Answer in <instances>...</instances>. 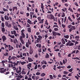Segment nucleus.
<instances>
[{"mask_svg": "<svg viewBox=\"0 0 80 80\" xmlns=\"http://www.w3.org/2000/svg\"><path fill=\"white\" fill-rule=\"evenodd\" d=\"M7 70V68L4 69V68H0V72L1 73H4L5 75H8L10 73L9 72H6L5 73H4L6 72Z\"/></svg>", "mask_w": 80, "mask_h": 80, "instance_id": "nucleus-2", "label": "nucleus"}, {"mask_svg": "<svg viewBox=\"0 0 80 80\" xmlns=\"http://www.w3.org/2000/svg\"><path fill=\"white\" fill-rule=\"evenodd\" d=\"M33 51L32 49H30L29 51V53L30 55H32L33 53Z\"/></svg>", "mask_w": 80, "mask_h": 80, "instance_id": "nucleus-27", "label": "nucleus"}, {"mask_svg": "<svg viewBox=\"0 0 80 80\" xmlns=\"http://www.w3.org/2000/svg\"><path fill=\"white\" fill-rule=\"evenodd\" d=\"M64 37L65 38L68 39V38H69V36L68 35H65L64 36Z\"/></svg>", "mask_w": 80, "mask_h": 80, "instance_id": "nucleus-30", "label": "nucleus"}, {"mask_svg": "<svg viewBox=\"0 0 80 80\" xmlns=\"http://www.w3.org/2000/svg\"><path fill=\"white\" fill-rule=\"evenodd\" d=\"M12 25H13V27H14V26H15V25H17V24H16V23L14 22H12Z\"/></svg>", "mask_w": 80, "mask_h": 80, "instance_id": "nucleus-47", "label": "nucleus"}, {"mask_svg": "<svg viewBox=\"0 0 80 80\" xmlns=\"http://www.w3.org/2000/svg\"><path fill=\"white\" fill-rule=\"evenodd\" d=\"M5 25L6 27H8V28H11L12 27V25L11 24H9L8 21H6L5 22Z\"/></svg>", "mask_w": 80, "mask_h": 80, "instance_id": "nucleus-5", "label": "nucleus"}, {"mask_svg": "<svg viewBox=\"0 0 80 80\" xmlns=\"http://www.w3.org/2000/svg\"><path fill=\"white\" fill-rule=\"evenodd\" d=\"M26 46L27 48H29V44H28V42H27L26 44Z\"/></svg>", "mask_w": 80, "mask_h": 80, "instance_id": "nucleus-33", "label": "nucleus"}, {"mask_svg": "<svg viewBox=\"0 0 80 80\" xmlns=\"http://www.w3.org/2000/svg\"><path fill=\"white\" fill-rule=\"evenodd\" d=\"M61 17H64L65 16V13L62 12L61 13Z\"/></svg>", "mask_w": 80, "mask_h": 80, "instance_id": "nucleus-26", "label": "nucleus"}, {"mask_svg": "<svg viewBox=\"0 0 80 80\" xmlns=\"http://www.w3.org/2000/svg\"><path fill=\"white\" fill-rule=\"evenodd\" d=\"M55 27H57V28H58V25H53V28H55Z\"/></svg>", "mask_w": 80, "mask_h": 80, "instance_id": "nucleus-50", "label": "nucleus"}, {"mask_svg": "<svg viewBox=\"0 0 80 80\" xmlns=\"http://www.w3.org/2000/svg\"><path fill=\"white\" fill-rule=\"evenodd\" d=\"M36 75H40V72H38L36 73Z\"/></svg>", "mask_w": 80, "mask_h": 80, "instance_id": "nucleus-53", "label": "nucleus"}, {"mask_svg": "<svg viewBox=\"0 0 80 80\" xmlns=\"http://www.w3.org/2000/svg\"><path fill=\"white\" fill-rule=\"evenodd\" d=\"M36 46H37V47H38L39 48H41V44H36Z\"/></svg>", "mask_w": 80, "mask_h": 80, "instance_id": "nucleus-28", "label": "nucleus"}, {"mask_svg": "<svg viewBox=\"0 0 80 80\" xmlns=\"http://www.w3.org/2000/svg\"><path fill=\"white\" fill-rule=\"evenodd\" d=\"M72 25L70 24L68 26V28H72Z\"/></svg>", "mask_w": 80, "mask_h": 80, "instance_id": "nucleus-39", "label": "nucleus"}, {"mask_svg": "<svg viewBox=\"0 0 80 80\" xmlns=\"http://www.w3.org/2000/svg\"><path fill=\"white\" fill-rule=\"evenodd\" d=\"M63 73L65 75H67V74H68V72H67V71H64Z\"/></svg>", "mask_w": 80, "mask_h": 80, "instance_id": "nucleus-57", "label": "nucleus"}, {"mask_svg": "<svg viewBox=\"0 0 80 80\" xmlns=\"http://www.w3.org/2000/svg\"><path fill=\"white\" fill-rule=\"evenodd\" d=\"M19 63H21V65H23L24 64H25V63H26V62H22L21 61H19Z\"/></svg>", "mask_w": 80, "mask_h": 80, "instance_id": "nucleus-20", "label": "nucleus"}, {"mask_svg": "<svg viewBox=\"0 0 80 80\" xmlns=\"http://www.w3.org/2000/svg\"><path fill=\"white\" fill-rule=\"evenodd\" d=\"M68 10H69V11H71V12H73V11L72 10V8H69Z\"/></svg>", "mask_w": 80, "mask_h": 80, "instance_id": "nucleus-38", "label": "nucleus"}, {"mask_svg": "<svg viewBox=\"0 0 80 80\" xmlns=\"http://www.w3.org/2000/svg\"><path fill=\"white\" fill-rule=\"evenodd\" d=\"M20 13L22 15H23V13H24V12H23V11H21L20 12Z\"/></svg>", "mask_w": 80, "mask_h": 80, "instance_id": "nucleus-52", "label": "nucleus"}, {"mask_svg": "<svg viewBox=\"0 0 80 80\" xmlns=\"http://www.w3.org/2000/svg\"><path fill=\"white\" fill-rule=\"evenodd\" d=\"M13 28L14 29V30H18V28L17 26H13Z\"/></svg>", "mask_w": 80, "mask_h": 80, "instance_id": "nucleus-23", "label": "nucleus"}, {"mask_svg": "<svg viewBox=\"0 0 80 80\" xmlns=\"http://www.w3.org/2000/svg\"><path fill=\"white\" fill-rule=\"evenodd\" d=\"M76 30V27L75 26H72V27L69 29V32H71L72 30Z\"/></svg>", "mask_w": 80, "mask_h": 80, "instance_id": "nucleus-8", "label": "nucleus"}, {"mask_svg": "<svg viewBox=\"0 0 80 80\" xmlns=\"http://www.w3.org/2000/svg\"><path fill=\"white\" fill-rule=\"evenodd\" d=\"M28 59L29 62H31L33 61V59H32V58H30V57H28Z\"/></svg>", "mask_w": 80, "mask_h": 80, "instance_id": "nucleus-13", "label": "nucleus"}, {"mask_svg": "<svg viewBox=\"0 0 80 80\" xmlns=\"http://www.w3.org/2000/svg\"><path fill=\"white\" fill-rule=\"evenodd\" d=\"M52 35H53V36H55V38L56 37L55 36L57 35H58V36H60V35H61V34L60 33L57 32L52 31Z\"/></svg>", "mask_w": 80, "mask_h": 80, "instance_id": "nucleus-3", "label": "nucleus"}, {"mask_svg": "<svg viewBox=\"0 0 80 80\" xmlns=\"http://www.w3.org/2000/svg\"><path fill=\"white\" fill-rule=\"evenodd\" d=\"M8 55V52H6L5 54H4V56H7Z\"/></svg>", "mask_w": 80, "mask_h": 80, "instance_id": "nucleus-51", "label": "nucleus"}, {"mask_svg": "<svg viewBox=\"0 0 80 80\" xmlns=\"http://www.w3.org/2000/svg\"><path fill=\"white\" fill-rule=\"evenodd\" d=\"M44 37H45V40H47V38H48V35L47 34L44 35Z\"/></svg>", "mask_w": 80, "mask_h": 80, "instance_id": "nucleus-48", "label": "nucleus"}, {"mask_svg": "<svg viewBox=\"0 0 80 80\" xmlns=\"http://www.w3.org/2000/svg\"><path fill=\"white\" fill-rule=\"evenodd\" d=\"M1 19L2 21V22L5 21V19H4V18H3V17L2 16H1Z\"/></svg>", "mask_w": 80, "mask_h": 80, "instance_id": "nucleus-29", "label": "nucleus"}, {"mask_svg": "<svg viewBox=\"0 0 80 80\" xmlns=\"http://www.w3.org/2000/svg\"><path fill=\"white\" fill-rule=\"evenodd\" d=\"M72 59H77V60H80V59H79V58H78V57H76V58H72Z\"/></svg>", "mask_w": 80, "mask_h": 80, "instance_id": "nucleus-44", "label": "nucleus"}, {"mask_svg": "<svg viewBox=\"0 0 80 80\" xmlns=\"http://www.w3.org/2000/svg\"><path fill=\"white\" fill-rule=\"evenodd\" d=\"M4 47H5V49H7V48H8V45H5V46H4Z\"/></svg>", "mask_w": 80, "mask_h": 80, "instance_id": "nucleus-61", "label": "nucleus"}, {"mask_svg": "<svg viewBox=\"0 0 80 80\" xmlns=\"http://www.w3.org/2000/svg\"><path fill=\"white\" fill-rule=\"evenodd\" d=\"M41 8H42V9H43V8H43L44 7H43V3H41Z\"/></svg>", "mask_w": 80, "mask_h": 80, "instance_id": "nucleus-41", "label": "nucleus"}, {"mask_svg": "<svg viewBox=\"0 0 80 80\" xmlns=\"http://www.w3.org/2000/svg\"><path fill=\"white\" fill-rule=\"evenodd\" d=\"M2 39L3 42H5V40H7V38L5 36H2Z\"/></svg>", "mask_w": 80, "mask_h": 80, "instance_id": "nucleus-12", "label": "nucleus"}, {"mask_svg": "<svg viewBox=\"0 0 80 80\" xmlns=\"http://www.w3.org/2000/svg\"><path fill=\"white\" fill-rule=\"evenodd\" d=\"M74 4L75 5L76 7H78V3H77V2H75Z\"/></svg>", "mask_w": 80, "mask_h": 80, "instance_id": "nucleus-59", "label": "nucleus"}, {"mask_svg": "<svg viewBox=\"0 0 80 80\" xmlns=\"http://www.w3.org/2000/svg\"><path fill=\"white\" fill-rule=\"evenodd\" d=\"M79 38H80V36H76L75 37V39H76L77 41H78Z\"/></svg>", "mask_w": 80, "mask_h": 80, "instance_id": "nucleus-15", "label": "nucleus"}, {"mask_svg": "<svg viewBox=\"0 0 80 80\" xmlns=\"http://www.w3.org/2000/svg\"><path fill=\"white\" fill-rule=\"evenodd\" d=\"M62 28H64L65 29V27H66V26L63 24H62Z\"/></svg>", "mask_w": 80, "mask_h": 80, "instance_id": "nucleus-49", "label": "nucleus"}, {"mask_svg": "<svg viewBox=\"0 0 80 80\" xmlns=\"http://www.w3.org/2000/svg\"><path fill=\"white\" fill-rule=\"evenodd\" d=\"M34 57L35 58H38V54H36L35 55Z\"/></svg>", "mask_w": 80, "mask_h": 80, "instance_id": "nucleus-62", "label": "nucleus"}, {"mask_svg": "<svg viewBox=\"0 0 80 80\" xmlns=\"http://www.w3.org/2000/svg\"><path fill=\"white\" fill-rule=\"evenodd\" d=\"M15 58H17L15 57H12L11 58V59H12L13 60H15Z\"/></svg>", "mask_w": 80, "mask_h": 80, "instance_id": "nucleus-40", "label": "nucleus"}, {"mask_svg": "<svg viewBox=\"0 0 80 80\" xmlns=\"http://www.w3.org/2000/svg\"><path fill=\"white\" fill-rule=\"evenodd\" d=\"M2 10H3V11H4L5 12H8V10L5 9V8H2Z\"/></svg>", "mask_w": 80, "mask_h": 80, "instance_id": "nucleus-32", "label": "nucleus"}, {"mask_svg": "<svg viewBox=\"0 0 80 80\" xmlns=\"http://www.w3.org/2000/svg\"><path fill=\"white\" fill-rule=\"evenodd\" d=\"M61 42L63 44H65V40H64V38H62V39Z\"/></svg>", "mask_w": 80, "mask_h": 80, "instance_id": "nucleus-18", "label": "nucleus"}, {"mask_svg": "<svg viewBox=\"0 0 80 80\" xmlns=\"http://www.w3.org/2000/svg\"><path fill=\"white\" fill-rule=\"evenodd\" d=\"M70 43H71V41L68 40V42L66 43V46H69Z\"/></svg>", "mask_w": 80, "mask_h": 80, "instance_id": "nucleus-17", "label": "nucleus"}, {"mask_svg": "<svg viewBox=\"0 0 80 80\" xmlns=\"http://www.w3.org/2000/svg\"><path fill=\"white\" fill-rule=\"evenodd\" d=\"M4 19L6 20H9V18L8 16L5 15L4 16Z\"/></svg>", "mask_w": 80, "mask_h": 80, "instance_id": "nucleus-11", "label": "nucleus"}, {"mask_svg": "<svg viewBox=\"0 0 80 80\" xmlns=\"http://www.w3.org/2000/svg\"><path fill=\"white\" fill-rule=\"evenodd\" d=\"M73 45H74V43H73V42H71L69 46H73Z\"/></svg>", "mask_w": 80, "mask_h": 80, "instance_id": "nucleus-43", "label": "nucleus"}, {"mask_svg": "<svg viewBox=\"0 0 80 80\" xmlns=\"http://www.w3.org/2000/svg\"><path fill=\"white\" fill-rule=\"evenodd\" d=\"M27 30L28 32L30 33L31 32V28H27Z\"/></svg>", "mask_w": 80, "mask_h": 80, "instance_id": "nucleus-25", "label": "nucleus"}, {"mask_svg": "<svg viewBox=\"0 0 80 80\" xmlns=\"http://www.w3.org/2000/svg\"><path fill=\"white\" fill-rule=\"evenodd\" d=\"M13 49V47L12 46H11L10 47V49H9V51H10L11 50H12Z\"/></svg>", "mask_w": 80, "mask_h": 80, "instance_id": "nucleus-34", "label": "nucleus"}, {"mask_svg": "<svg viewBox=\"0 0 80 80\" xmlns=\"http://www.w3.org/2000/svg\"><path fill=\"white\" fill-rule=\"evenodd\" d=\"M17 10H18V9L17 8V7H13L12 8V11H13L14 10H16V11H17Z\"/></svg>", "mask_w": 80, "mask_h": 80, "instance_id": "nucleus-14", "label": "nucleus"}, {"mask_svg": "<svg viewBox=\"0 0 80 80\" xmlns=\"http://www.w3.org/2000/svg\"><path fill=\"white\" fill-rule=\"evenodd\" d=\"M24 32H25L24 29H22L21 31V35L22 36V37L23 38H25V35L24 33Z\"/></svg>", "mask_w": 80, "mask_h": 80, "instance_id": "nucleus-9", "label": "nucleus"}, {"mask_svg": "<svg viewBox=\"0 0 80 80\" xmlns=\"http://www.w3.org/2000/svg\"><path fill=\"white\" fill-rule=\"evenodd\" d=\"M33 14H34V12H30V15H33Z\"/></svg>", "mask_w": 80, "mask_h": 80, "instance_id": "nucleus-64", "label": "nucleus"}, {"mask_svg": "<svg viewBox=\"0 0 80 80\" xmlns=\"http://www.w3.org/2000/svg\"><path fill=\"white\" fill-rule=\"evenodd\" d=\"M34 38L35 40L34 41L35 43H40V41L42 40V37L41 35H38V37L37 38V36H36V35H34Z\"/></svg>", "mask_w": 80, "mask_h": 80, "instance_id": "nucleus-1", "label": "nucleus"}, {"mask_svg": "<svg viewBox=\"0 0 80 80\" xmlns=\"http://www.w3.org/2000/svg\"><path fill=\"white\" fill-rule=\"evenodd\" d=\"M68 19L70 22H73V20H72V19L70 18V17L69 16L68 17Z\"/></svg>", "mask_w": 80, "mask_h": 80, "instance_id": "nucleus-35", "label": "nucleus"}, {"mask_svg": "<svg viewBox=\"0 0 80 80\" xmlns=\"http://www.w3.org/2000/svg\"><path fill=\"white\" fill-rule=\"evenodd\" d=\"M63 64H65V63H67V59H65V61L64 60H63Z\"/></svg>", "mask_w": 80, "mask_h": 80, "instance_id": "nucleus-16", "label": "nucleus"}, {"mask_svg": "<svg viewBox=\"0 0 80 80\" xmlns=\"http://www.w3.org/2000/svg\"><path fill=\"white\" fill-rule=\"evenodd\" d=\"M32 66V64L31 63H29L28 64L27 67H29L31 68Z\"/></svg>", "mask_w": 80, "mask_h": 80, "instance_id": "nucleus-36", "label": "nucleus"}, {"mask_svg": "<svg viewBox=\"0 0 80 80\" xmlns=\"http://www.w3.org/2000/svg\"><path fill=\"white\" fill-rule=\"evenodd\" d=\"M31 37L32 39V43H33V42H34V40H33L34 39V38H33V35H31Z\"/></svg>", "mask_w": 80, "mask_h": 80, "instance_id": "nucleus-31", "label": "nucleus"}, {"mask_svg": "<svg viewBox=\"0 0 80 80\" xmlns=\"http://www.w3.org/2000/svg\"><path fill=\"white\" fill-rule=\"evenodd\" d=\"M58 23H59V25H61V24H62L61 23V22H60V21L59 19H58Z\"/></svg>", "mask_w": 80, "mask_h": 80, "instance_id": "nucleus-54", "label": "nucleus"}, {"mask_svg": "<svg viewBox=\"0 0 80 80\" xmlns=\"http://www.w3.org/2000/svg\"><path fill=\"white\" fill-rule=\"evenodd\" d=\"M19 70H18V68H17L16 69V72L17 73H19L21 72V70H22V68L21 67H19Z\"/></svg>", "mask_w": 80, "mask_h": 80, "instance_id": "nucleus-7", "label": "nucleus"}, {"mask_svg": "<svg viewBox=\"0 0 80 80\" xmlns=\"http://www.w3.org/2000/svg\"><path fill=\"white\" fill-rule=\"evenodd\" d=\"M8 62L9 63H11V64H13V62L12 61H8Z\"/></svg>", "mask_w": 80, "mask_h": 80, "instance_id": "nucleus-55", "label": "nucleus"}, {"mask_svg": "<svg viewBox=\"0 0 80 80\" xmlns=\"http://www.w3.org/2000/svg\"><path fill=\"white\" fill-rule=\"evenodd\" d=\"M47 17L48 19H50V20H53V19H54V18H55L54 16L52 14L48 15Z\"/></svg>", "mask_w": 80, "mask_h": 80, "instance_id": "nucleus-4", "label": "nucleus"}, {"mask_svg": "<svg viewBox=\"0 0 80 80\" xmlns=\"http://www.w3.org/2000/svg\"><path fill=\"white\" fill-rule=\"evenodd\" d=\"M1 31L3 32V33H5V29L4 28H2L1 29Z\"/></svg>", "mask_w": 80, "mask_h": 80, "instance_id": "nucleus-19", "label": "nucleus"}, {"mask_svg": "<svg viewBox=\"0 0 80 80\" xmlns=\"http://www.w3.org/2000/svg\"><path fill=\"white\" fill-rule=\"evenodd\" d=\"M54 30L55 32H57V31H58V29L57 28H54Z\"/></svg>", "mask_w": 80, "mask_h": 80, "instance_id": "nucleus-37", "label": "nucleus"}, {"mask_svg": "<svg viewBox=\"0 0 80 80\" xmlns=\"http://www.w3.org/2000/svg\"><path fill=\"white\" fill-rule=\"evenodd\" d=\"M14 43H18V41H17V38L14 39Z\"/></svg>", "mask_w": 80, "mask_h": 80, "instance_id": "nucleus-22", "label": "nucleus"}, {"mask_svg": "<svg viewBox=\"0 0 80 80\" xmlns=\"http://www.w3.org/2000/svg\"><path fill=\"white\" fill-rule=\"evenodd\" d=\"M12 3V2L11 1L8 2V5H10V4H11Z\"/></svg>", "mask_w": 80, "mask_h": 80, "instance_id": "nucleus-56", "label": "nucleus"}, {"mask_svg": "<svg viewBox=\"0 0 80 80\" xmlns=\"http://www.w3.org/2000/svg\"><path fill=\"white\" fill-rule=\"evenodd\" d=\"M38 21H39V23H43V20H44V19H41V18L40 17H38Z\"/></svg>", "mask_w": 80, "mask_h": 80, "instance_id": "nucleus-6", "label": "nucleus"}, {"mask_svg": "<svg viewBox=\"0 0 80 80\" xmlns=\"http://www.w3.org/2000/svg\"><path fill=\"white\" fill-rule=\"evenodd\" d=\"M45 73H42L41 75V77H44V76H45Z\"/></svg>", "mask_w": 80, "mask_h": 80, "instance_id": "nucleus-46", "label": "nucleus"}, {"mask_svg": "<svg viewBox=\"0 0 80 80\" xmlns=\"http://www.w3.org/2000/svg\"><path fill=\"white\" fill-rule=\"evenodd\" d=\"M45 24H46V25H48V23L47 22V20H46L45 22Z\"/></svg>", "mask_w": 80, "mask_h": 80, "instance_id": "nucleus-58", "label": "nucleus"}, {"mask_svg": "<svg viewBox=\"0 0 80 80\" xmlns=\"http://www.w3.org/2000/svg\"><path fill=\"white\" fill-rule=\"evenodd\" d=\"M23 37L22 36H20V37L19 38V39L22 43V44H24V41L23 40Z\"/></svg>", "mask_w": 80, "mask_h": 80, "instance_id": "nucleus-10", "label": "nucleus"}, {"mask_svg": "<svg viewBox=\"0 0 80 80\" xmlns=\"http://www.w3.org/2000/svg\"><path fill=\"white\" fill-rule=\"evenodd\" d=\"M36 77L33 76H32V78L33 79V80H35Z\"/></svg>", "mask_w": 80, "mask_h": 80, "instance_id": "nucleus-60", "label": "nucleus"}, {"mask_svg": "<svg viewBox=\"0 0 80 80\" xmlns=\"http://www.w3.org/2000/svg\"><path fill=\"white\" fill-rule=\"evenodd\" d=\"M26 27H30V25H29V24H28V23H27V25H26Z\"/></svg>", "mask_w": 80, "mask_h": 80, "instance_id": "nucleus-63", "label": "nucleus"}, {"mask_svg": "<svg viewBox=\"0 0 80 80\" xmlns=\"http://www.w3.org/2000/svg\"><path fill=\"white\" fill-rule=\"evenodd\" d=\"M1 25H2V27L4 28L5 27V24H4V23H3V22L2 23Z\"/></svg>", "mask_w": 80, "mask_h": 80, "instance_id": "nucleus-45", "label": "nucleus"}, {"mask_svg": "<svg viewBox=\"0 0 80 80\" xmlns=\"http://www.w3.org/2000/svg\"><path fill=\"white\" fill-rule=\"evenodd\" d=\"M49 57H50V56L48 54V53H47L45 58H49Z\"/></svg>", "mask_w": 80, "mask_h": 80, "instance_id": "nucleus-21", "label": "nucleus"}, {"mask_svg": "<svg viewBox=\"0 0 80 80\" xmlns=\"http://www.w3.org/2000/svg\"><path fill=\"white\" fill-rule=\"evenodd\" d=\"M27 22L28 23H29V24H32V23H32V21H30V20L28 19V21H27Z\"/></svg>", "mask_w": 80, "mask_h": 80, "instance_id": "nucleus-24", "label": "nucleus"}, {"mask_svg": "<svg viewBox=\"0 0 80 80\" xmlns=\"http://www.w3.org/2000/svg\"><path fill=\"white\" fill-rule=\"evenodd\" d=\"M22 74H26V72H25V71L24 70H22Z\"/></svg>", "mask_w": 80, "mask_h": 80, "instance_id": "nucleus-42", "label": "nucleus"}]
</instances>
